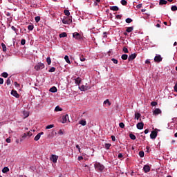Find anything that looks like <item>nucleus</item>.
Listing matches in <instances>:
<instances>
[{
  "label": "nucleus",
  "mask_w": 177,
  "mask_h": 177,
  "mask_svg": "<svg viewBox=\"0 0 177 177\" xmlns=\"http://www.w3.org/2000/svg\"><path fill=\"white\" fill-rule=\"evenodd\" d=\"M79 124H80V125H82V127H85V125H86V120H82L79 122Z\"/></svg>",
  "instance_id": "nucleus-17"
},
{
  "label": "nucleus",
  "mask_w": 177,
  "mask_h": 177,
  "mask_svg": "<svg viewBox=\"0 0 177 177\" xmlns=\"http://www.w3.org/2000/svg\"><path fill=\"white\" fill-rule=\"evenodd\" d=\"M95 169L97 171H99L100 172H102L103 169H104V166L102 165L100 162H96L94 165Z\"/></svg>",
  "instance_id": "nucleus-1"
},
{
  "label": "nucleus",
  "mask_w": 177,
  "mask_h": 177,
  "mask_svg": "<svg viewBox=\"0 0 177 177\" xmlns=\"http://www.w3.org/2000/svg\"><path fill=\"white\" fill-rule=\"evenodd\" d=\"M119 127H120V128L124 129V128H125V124H124V122H120L119 124Z\"/></svg>",
  "instance_id": "nucleus-43"
},
{
  "label": "nucleus",
  "mask_w": 177,
  "mask_h": 177,
  "mask_svg": "<svg viewBox=\"0 0 177 177\" xmlns=\"http://www.w3.org/2000/svg\"><path fill=\"white\" fill-rule=\"evenodd\" d=\"M104 104H108V106H111V103L110 102V101L109 100H106L104 102Z\"/></svg>",
  "instance_id": "nucleus-37"
},
{
  "label": "nucleus",
  "mask_w": 177,
  "mask_h": 177,
  "mask_svg": "<svg viewBox=\"0 0 177 177\" xmlns=\"http://www.w3.org/2000/svg\"><path fill=\"white\" fill-rule=\"evenodd\" d=\"M55 111H63V109L60 106H57L55 109Z\"/></svg>",
  "instance_id": "nucleus-30"
},
{
  "label": "nucleus",
  "mask_w": 177,
  "mask_h": 177,
  "mask_svg": "<svg viewBox=\"0 0 177 177\" xmlns=\"http://www.w3.org/2000/svg\"><path fill=\"white\" fill-rule=\"evenodd\" d=\"M11 28L12 30H13V31H15V32H17V31H19V30L16 28L15 26H12Z\"/></svg>",
  "instance_id": "nucleus-49"
},
{
  "label": "nucleus",
  "mask_w": 177,
  "mask_h": 177,
  "mask_svg": "<svg viewBox=\"0 0 177 177\" xmlns=\"http://www.w3.org/2000/svg\"><path fill=\"white\" fill-rule=\"evenodd\" d=\"M122 157H124L122 153H119L118 156V158H122Z\"/></svg>",
  "instance_id": "nucleus-54"
},
{
  "label": "nucleus",
  "mask_w": 177,
  "mask_h": 177,
  "mask_svg": "<svg viewBox=\"0 0 177 177\" xmlns=\"http://www.w3.org/2000/svg\"><path fill=\"white\" fill-rule=\"evenodd\" d=\"M143 171L145 172V174H147V172H150V166L148 165H145L143 167Z\"/></svg>",
  "instance_id": "nucleus-9"
},
{
  "label": "nucleus",
  "mask_w": 177,
  "mask_h": 177,
  "mask_svg": "<svg viewBox=\"0 0 177 177\" xmlns=\"http://www.w3.org/2000/svg\"><path fill=\"white\" fill-rule=\"evenodd\" d=\"M67 121H70V120L68 119V114H66L65 115L62 116V124H66V122H67Z\"/></svg>",
  "instance_id": "nucleus-6"
},
{
  "label": "nucleus",
  "mask_w": 177,
  "mask_h": 177,
  "mask_svg": "<svg viewBox=\"0 0 177 177\" xmlns=\"http://www.w3.org/2000/svg\"><path fill=\"white\" fill-rule=\"evenodd\" d=\"M177 91V82L175 84V86H174V92H176Z\"/></svg>",
  "instance_id": "nucleus-57"
},
{
  "label": "nucleus",
  "mask_w": 177,
  "mask_h": 177,
  "mask_svg": "<svg viewBox=\"0 0 177 177\" xmlns=\"http://www.w3.org/2000/svg\"><path fill=\"white\" fill-rule=\"evenodd\" d=\"M146 149H147V153H150V147L147 146Z\"/></svg>",
  "instance_id": "nucleus-55"
},
{
  "label": "nucleus",
  "mask_w": 177,
  "mask_h": 177,
  "mask_svg": "<svg viewBox=\"0 0 177 177\" xmlns=\"http://www.w3.org/2000/svg\"><path fill=\"white\" fill-rule=\"evenodd\" d=\"M121 58L122 59V60H127L128 59V55L123 54L122 55Z\"/></svg>",
  "instance_id": "nucleus-26"
},
{
  "label": "nucleus",
  "mask_w": 177,
  "mask_h": 177,
  "mask_svg": "<svg viewBox=\"0 0 177 177\" xmlns=\"http://www.w3.org/2000/svg\"><path fill=\"white\" fill-rule=\"evenodd\" d=\"M104 147H105V149H106V150H109V149H110V147H111V144H110V143H106Z\"/></svg>",
  "instance_id": "nucleus-29"
},
{
  "label": "nucleus",
  "mask_w": 177,
  "mask_h": 177,
  "mask_svg": "<svg viewBox=\"0 0 177 177\" xmlns=\"http://www.w3.org/2000/svg\"><path fill=\"white\" fill-rule=\"evenodd\" d=\"M2 172H3V174H6V173L9 172V167H3V169H2Z\"/></svg>",
  "instance_id": "nucleus-19"
},
{
  "label": "nucleus",
  "mask_w": 177,
  "mask_h": 177,
  "mask_svg": "<svg viewBox=\"0 0 177 177\" xmlns=\"http://www.w3.org/2000/svg\"><path fill=\"white\" fill-rule=\"evenodd\" d=\"M27 133H24L23 136H22V138H21L20 141L21 142H23V140H24V139H26V138H27Z\"/></svg>",
  "instance_id": "nucleus-34"
},
{
  "label": "nucleus",
  "mask_w": 177,
  "mask_h": 177,
  "mask_svg": "<svg viewBox=\"0 0 177 177\" xmlns=\"http://www.w3.org/2000/svg\"><path fill=\"white\" fill-rule=\"evenodd\" d=\"M28 30H29V31H32L34 30V25H29L28 26Z\"/></svg>",
  "instance_id": "nucleus-33"
},
{
  "label": "nucleus",
  "mask_w": 177,
  "mask_h": 177,
  "mask_svg": "<svg viewBox=\"0 0 177 177\" xmlns=\"http://www.w3.org/2000/svg\"><path fill=\"white\" fill-rule=\"evenodd\" d=\"M24 114L25 115V118H27V117H28V115H30V114L28 112L24 111Z\"/></svg>",
  "instance_id": "nucleus-51"
},
{
  "label": "nucleus",
  "mask_w": 177,
  "mask_h": 177,
  "mask_svg": "<svg viewBox=\"0 0 177 177\" xmlns=\"http://www.w3.org/2000/svg\"><path fill=\"white\" fill-rule=\"evenodd\" d=\"M64 13L66 16H70V11L68 10H64Z\"/></svg>",
  "instance_id": "nucleus-36"
},
{
  "label": "nucleus",
  "mask_w": 177,
  "mask_h": 177,
  "mask_svg": "<svg viewBox=\"0 0 177 177\" xmlns=\"http://www.w3.org/2000/svg\"><path fill=\"white\" fill-rule=\"evenodd\" d=\"M43 68H45V64L44 63L39 62L35 66V70L36 71H39V70H42Z\"/></svg>",
  "instance_id": "nucleus-2"
},
{
  "label": "nucleus",
  "mask_w": 177,
  "mask_h": 177,
  "mask_svg": "<svg viewBox=\"0 0 177 177\" xmlns=\"http://www.w3.org/2000/svg\"><path fill=\"white\" fill-rule=\"evenodd\" d=\"M6 141L7 142V143H10L11 142L10 138H7Z\"/></svg>",
  "instance_id": "nucleus-64"
},
{
  "label": "nucleus",
  "mask_w": 177,
  "mask_h": 177,
  "mask_svg": "<svg viewBox=\"0 0 177 177\" xmlns=\"http://www.w3.org/2000/svg\"><path fill=\"white\" fill-rule=\"evenodd\" d=\"M171 10H172V12H176L177 6H171Z\"/></svg>",
  "instance_id": "nucleus-38"
},
{
  "label": "nucleus",
  "mask_w": 177,
  "mask_h": 177,
  "mask_svg": "<svg viewBox=\"0 0 177 177\" xmlns=\"http://www.w3.org/2000/svg\"><path fill=\"white\" fill-rule=\"evenodd\" d=\"M137 9H140V8H142V4H138L136 6Z\"/></svg>",
  "instance_id": "nucleus-62"
},
{
  "label": "nucleus",
  "mask_w": 177,
  "mask_h": 177,
  "mask_svg": "<svg viewBox=\"0 0 177 177\" xmlns=\"http://www.w3.org/2000/svg\"><path fill=\"white\" fill-rule=\"evenodd\" d=\"M143 127H145V124L142 122L137 124V128L138 129H142Z\"/></svg>",
  "instance_id": "nucleus-15"
},
{
  "label": "nucleus",
  "mask_w": 177,
  "mask_h": 177,
  "mask_svg": "<svg viewBox=\"0 0 177 177\" xmlns=\"http://www.w3.org/2000/svg\"><path fill=\"white\" fill-rule=\"evenodd\" d=\"M110 10H113V12H118V10H120V8H118V6H111L110 7Z\"/></svg>",
  "instance_id": "nucleus-14"
},
{
  "label": "nucleus",
  "mask_w": 177,
  "mask_h": 177,
  "mask_svg": "<svg viewBox=\"0 0 177 177\" xmlns=\"http://www.w3.org/2000/svg\"><path fill=\"white\" fill-rule=\"evenodd\" d=\"M1 46H2V48H3V51L6 52V46L5 45V44L2 43Z\"/></svg>",
  "instance_id": "nucleus-41"
},
{
  "label": "nucleus",
  "mask_w": 177,
  "mask_h": 177,
  "mask_svg": "<svg viewBox=\"0 0 177 177\" xmlns=\"http://www.w3.org/2000/svg\"><path fill=\"white\" fill-rule=\"evenodd\" d=\"M55 71H56V68L55 67H51L48 71L49 73H55Z\"/></svg>",
  "instance_id": "nucleus-35"
},
{
  "label": "nucleus",
  "mask_w": 177,
  "mask_h": 177,
  "mask_svg": "<svg viewBox=\"0 0 177 177\" xmlns=\"http://www.w3.org/2000/svg\"><path fill=\"white\" fill-rule=\"evenodd\" d=\"M139 156H140V157H141V158L145 157V152H144L143 151H140L139 152Z\"/></svg>",
  "instance_id": "nucleus-39"
},
{
  "label": "nucleus",
  "mask_w": 177,
  "mask_h": 177,
  "mask_svg": "<svg viewBox=\"0 0 177 177\" xmlns=\"http://www.w3.org/2000/svg\"><path fill=\"white\" fill-rule=\"evenodd\" d=\"M76 148H77L79 152L81 153V148L80 147V145H76Z\"/></svg>",
  "instance_id": "nucleus-60"
},
{
  "label": "nucleus",
  "mask_w": 177,
  "mask_h": 177,
  "mask_svg": "<svg viewBox=\"0 0 177 177\" xmlns=\"http://www.w3.org/2000/svg\"><path fill=\"white\" fill-rule=\"evenodd\" d=\"M15 86L17 88L18 86H20V84L17 83V82H15Z\"/></svg>",
  "instance_id": "nucleus-63"
},
{
  "label": "nucleus",
  "mask_w": 177,
  "mask_h": 177,
  "mask_svg": "<svg viewBox=\"0 0 177 177\" xmlns=\"http://www.w3.org/2000/svg\"><path fill=\"white\" fill-rule=\"evenodd\" d=\"M122 50H123V52H124V53H129L128 48H127V47H124V48H122Z\"/></svg>",
  "instance_id": "nucleus-46"
},
{
  "label": "nucleus",
  "mask_w": 177,
  "mask_h": 177,
  "mask_svg": "<svg viewBox=\"0 0 177 177\" xmlns=\"http://www.w3.org/2000/svg\"><path fill=\"white\" fill-rule=\"evenodd\" d=\"M132 31H133V26L128 27V28L126 29V32H132Z\"/></svg>",
  "instance_id": "nucleus-21"
},
{
  "label": "nucleus",
  "mask_w": 177,
  "mask_h": 177,
  "mask_svg": "<svg viewBox=\"0 0 177 177\" xmlns=\"http://www.w3.org/2000/svg\"><path fill=\"white\" fill-rule=\"evenodd\" d=\"M120 3H122V5H123V6H127V5H128V2L127 1V0H122L120 1Z\"/></svg>",
  "instance_id": "nucleus-28"
},
{
  "label": "nucleus",
  "mask_w": 177,
  "mask_h": 177,
  "mask_svg": "<svg viewBox=\"0 0 177 177\" xmlns=\"http://www.w3.org/2000/svg\"><path fill=\"white\" fill-rule=\"evenodd\" d=\"M3 84V79L0 77V85Z\"/></svg>",
  "instance_id": "nucleus-58"
},
{
  "label": "nucleus",
  "mask_w": 177,
  "mask_h": 177,
  "mask_svg": "<svg viewBox=\"0 0 177 177\" xmlns=\"http://www.w3.org/2000/svg\"><path fill=\"white\" fill-rule=\"evenodd\" d=\"M151 139H156L157 138V131H152L150 134Z\"/></svg>",
  "instance_id": "nucleus-8"
},
{
  "label": "nucleus",
  "mask_w": 177,
  "mask_h": 177,
  "mask_svg": "<svg viewBox=\"0 0 177 177\" xmlns=\"http://www.w3.org/2000/svg\"><path fill=\"white\" fill-rule=\"evenodd\" d=\"M21 45H26V39H22L21 41Z\"/></svg>",
  "instance_id": "nucleus-50"
},
{
  "label": "nucleus",
  "mask_w": 177,
  "mask_h": 177,
  "mask_svg": "<svg viewBox=\"0 0 177 177\" xmlns=\"http://www.w3.org/2000/svg\"><path fill=\"white\" fill-rule=\"evenodd\" d=\"M129 138L132 140H136V136L134 134H133V133H130L129 134Z\"/></svg>",
  "instance_id": "nucleus-23"
},
{
  "label": "nucleus",
  "mask_w": 177,
  "mask_h": 177,
  "mask_svg": "<svg viewBox=\"0 0 177 177\" xmlns=\"http://www.w3.org/2000/svg\"><path fill=\"white\" fill-rule=\"evenodd\" d=\"M103 37H104V38H107V32H103Z\"/></svg>",
  "instance_id": "nucleus-56"
},
{
  "label": "nucleus",
  "mask_w": 177,
  "mask_h": 177,
  "mask_svg": "<svg viewBox=\"0 0 177 177\" xmlns=\"http://www.w3.org/2000/svg\"><path fill=\"white\" fill-rule=\"evenodd\" d=\"M162 111H161V109H156L154 111H153V114L155 115H158V114H161Z\"/></svg>",
  "instance_id": "nucleus-13"
},
{
  "label": "nucleus",
  "mask_w": 177,
  "mask_h": 177,
  "mask_svg": "<svg viewBox=\"0 0 177 177\" xmlns=\"http://www.w3.org/2000/svg\"><path fill=\"white\" fill-rule=\"evenodd\" d=\"M80 59L81 62H85L86 60L85 57H84V55L80 56Z\"/></svg>",
  "instance_id": "nucleus-48"
},
{
  "label": "nucleus",
  "mask_w": 177,
  "mask_h": 177,
  "mask_svg": "<svg viewBox=\"0 0 177 177\" xmlns=\"http://www.w3.org/2000/svg\"><path fill=\"white\" fill-rule=\"evenodd\" d=\"M79 88L80 89V91L85 92V91H88V89H91V87L82 85L80 87H79Z\"/></svg>",
  "instance_id": "nucleus-10"
},
{
  "label": "nucleus",
  "mask_w": 177,
  "mask_h": 177,
  "mask_svg": "<svg viewBox=\"0 0 177 177\" xmlns=\"http://www.w3.org/2000/svg\"><path fill=\"white\" fill-rule=\"evenodd\" d=\"M11 95H12V96H15V97L17 98L20 97V95H19V93H17V91L16 90H12L11 91Z\"/></svg>",
  "instance_id": "nucleus-11"
},
{
  "label": "nucleus",
  "mask_w": 177,
  "mask_h": 177,
  "mask_svg": "<svg viewBox=\"0 0 177 177\" xmlns=\"http://www.w3.org/2000/svg\"><path fill=\"white\" fill-rule=\"evenodd\" d=\"M67 37V33L66 32H62L59 34V38H66Z\"/></svg>",
  "instance_id": "nucleus-22"
},
{
  "label": "nucleus",
  "mask_w": 177,
  "mask_h": 177,
  "mask_svg": "<svg viewBox=\"0 0 177 177\" xmlns=\"http://www.w3.org/2000/svg\"><path fill=\"white\" fill-rule=\"evenodd\" d=\"M135 59H136V54L133 53L129 56L128 60L129 62H131Z\"/></svg>",
  "instance_id": "nucleus-12"
},
{
  "label": "nucleus",
  "mask_w": 177,
  "mask_h": 177,
  "mask_svg": "<svg viewBox=\"0 0 177 177\" xmlns=\"http://www.w3.org/2000/svg\"><path fill=\"white\" fill-rule=\"evenodd\" d=\"M27 136H32V133L29 131L26 133Z\"/></svg>",
  "instance_id": "nucleus-53"
},
{
  "label": "nucleus",
  "mask_w": 177,
  "mask_h": 177,
  "mask_svg": "<svg viewBox=\"0 0 177 177\" xmlns=\"http://www.w3.org/2000/svg\"><path fill=\"white\" fill-rule=\"evenodd\" d=\"M46 62L48 66H50V64L52 63V59H50V57H48L46 58Z\"/></svg>",
  "instance_id": "nucleus-25"
},
{
  "label": "nucleus",
  "mask_w": 177,
  "mask_h": 177,
  "mask_svg": "<svg viewBox=\"0 0 177 177\" xmlns=\"http://www.w3.org/2000/svg\"><path fill=\"white\" fill-rule=\"evenodd\" d=\"M50 92H52V93H55L56 92H57V88H56V86H53L50 88L49 90Z\"/></svg>",
  "instance_id": "nucleus-16"
},
{
  "label": "nucleus",
  "mask_w": 177,
  "mask_h": 177,
  "mask_svg": "<svg viewBox=\"0 0 177 177\" xmlns=\"http://www.w3.org/2000/svg\"><path fill=\"white\" fill-rule=\"evenodd\" d=\"M75 84H77V85H80V84H81V78L77 77L75 80Z\"/></svg>",
  "instance_id": "nucleus-24"
},
{
  "label": "nucleus",
  "mask_w": 177,
  "mask_h": 177,
  "mask_svg": "<svg viewBox=\"0 0 177 177\" xmlns=\"http://www.w3.org/2000/svg\"><path fill=\"white\" fill-rule=\"evenodd\" d=\"M140 117H142V115L140 113H135V120H139Z\"/></svg>",
  "instance_id": "nucleus-20"
},
{
  "label": "nucleus",
  "mask_w": 177,
  "mask_h": 177,
  "mask_svg": "<svg viewBox=\"0 0 177 177\" xmlns=\"http://www.w3.org/2000/svg\"><path fill=\"white\" fill-rule=\"evenodd\" d=\"M63 24H71L73 23V17H65L62 19Z\"/></svg>",
  "instance_id": "nucleus-3"
},
{
  "label": "nucleus",
  "mask_w": 177,
  "mask_h": 177,
  "mask_svg": "<svg viewBox=\"0 0 177 177\" xmlns=\"http://www.w3.org/2000/svg\"><path fill=\"white\" fill-rule=\"evenodd\" d=\"M132 21H133V20L131 18L126 19V23L129 24V23H132Z\"/></svg>",
  "instance_id": "nucleus-44"
},
{
  "label": "nucleus",
  "mask_w": 177,
  "mask_h": 177,
  "mask_svg": "<svg viewBox=\"0 0 177 177\" xmlns=\"http://www.w3.org/2000/svg\"><path fill=\"white\" fill-rule=\"evenodd\" d=\"M168 1L167 0H160L159 5H167Z\"/></svg>",
  "instance_id": "nucleus-18"
},
{
  "label": "nucleus",
  "mask_w": 177,
  "mask_h": 177,
  "mask_svg": "<svg viewBox=\"0 0 177 177\" xmlns=\"http://www.w3.org/2000/svg\"><path fill=\"white\" fill-rule=\"evenodd\" d=\"M8 75H8V73H6V72H3V73L1 74V76L3 77V78H8Z\"/></svg>",
  "instance_id": "nucleus-32"
},
{
  "label": "nucleus",
  "mask_w": 177,
  "mask_h": 177,
  "mask_svg": "<svg viewBox=\"0 0 177 177\" xmlns=\"http://www.w3.org/2000/svg\"><path fill=\"white\" fill-rule=\"evenodd\" d=\"M157 104H158L157 102H154V101L151 103V106H157Z\"/></svg>",
  "instance_id": "nucleus-52"
},
{
  "label": "nucleus",
  "mask_w": 177,
  "mask_h": 177,
  "mask_svg": "<svg viewBox=\"0 0 177 177\" xmlns=\"http://www.w3.org/2000/svg\"><path fill=\"white\" fill-rule=\"evenodd\" d=\"M39 139H41V136L39 134H37L35 138H34V140H35L36 142H38V140Z\"/></svg>",
  "instance_id": "nucleus-31"
},
{
  "label": "nucleus",
  "mask_w": 177,
  "mask_h": 177,
  "mask_svg": "<svg viewBox=\"0 0 177 177\" xmlns=\"http://www.w3.org/2000/svg\"><path fill=\"white\" fill-rule=\"evenodd\" d=\"M154 62L156 63H160V62H162V57H161L160 55H156L154 57Z\"/></svg>",
  "instance_id": "nucleus-4"
},
{
  "label": "nucleus",
  "mask_w": 177,
  "mask_h": 177,
  "mask_svg": "<svg viewBox=\"0 0 177 177\" xmlns=\"http://www.w3.org/2000/svg\"><path fill=\"white\" fill-rule=\"evenodd\" d=\"M111 139L113 142H115V136H111Z\"/></svg>",
  "instance_id": "nucleus-59"
},
{
  "label": "nucleus",
  "mask_w": 177,
  "mask_h": 177,
  "mask_svg": "<svg viewBox=\"0 0 177 177\" xmlns=\"http://www.w3.org/2000/svg\"><path fill=\"white\" fill-rule=\"evenodd\" d=\"M11 80L10 77H8L6 81L7 85H10Z\"/></svg>",
  "instance_id": "nucleus-47"
},
{
  "label": "nucleus",
  "mask_w": 177,
  "mask_h": 177,
  "mask_svg": "<svg viewBox=\"0 0 177 177\" xmlns=\"http://www.w3.org/2000/svg\"><path fill=\"white\" fill-rule=\"evenodd\" d=\"M54 127V124H50L46 127V129H51V128H53Z\"/></svg>",
  "instance_id": "nucleus-40"
},
{
  "label": "nucleus",
  "mask_w": 177,
  "mask_h": 177,
  "mask_svg": "<svg viewBox=\"0 0 177 177\" xmlns=\"http://www.w3.org/2000/svg\"><path fill=\"white\" fill-rule=\"evenodd\" d=\"M64 59H65L66 63H68V64H71V62H70V59L68 58V55H66V56L64 57Z\"/></svg>",
  "instance_id": "nucleus-27"
},
{
  "label": "nucleus",
  "mask_w": 177,
  "mask_h": 177,
  "mask_svg": "<svg viewBox=\"0 0 177 177\" xmlns=\"http://www.w3.org/2000/svg\"><path fill=\"white\" fill-rule=\"evenodd\" d=\"M116 19H121V17H122V15H116Z\"/></svg>",
  "instance_id": "nucleus-61"
},
{
  "label": "nucleus",
  "mask_w": 177,
  "mask_h": 177,
  "mask_svg": "<svg viewBox=\"0 0 177 177\" xmlns=\"http://www.w3.org/2000/svg\"><path fill=\"white\" fill-rule=\"evenodd\" d=\"M57 158H59V156L56 155H52L51 157L50 158V161L54 162V164H56L57 162Z\"/></svg>",
  "instance_id": "nucleus-5"
},
{
  "label": "nucleus",
  "mask_w": 177,
  "mask_h": 177,
  "mask_svg": "<svg viewBox=\"0 0 177 177\" xmlns=\"http://www.w3.org/2000/svg\"><path fill=\"white\" fill-rule=\"evenodd\" d=\"M35 20L36 23H38L39 21V20H41V17H39V16L35 17Z\"/></svg>",
  "instance_id": "nucleus-42"
},
{
  "label": "nucleus",
  "mask_w": 177,
  "mask_h": 177,
  "mask_svg": "<svg viewBox=\"0 0 177 177\" xmlns=\"http://www.w3.org/2000/svg\"><path fill=\"white\" fill-rule=\"evenodd\" d=\"M73 38H75V39H81L82 38V36L78 32H74L73 34Z\"/></svg>",
  "instance_id": "nucleus-7"
},
{
  "label": "nucleus",
  "mask_w": 177,
  "mask_h": 177,
  "mask_svg": "<svg viewBox=\"0 0 177 177\" xmlns=\"http://www.w3.org/2000/svg\"><path fill=\"white\" fill-rule=\"evenodd\" d=\"M111 61L113 62L114 64H118V60L115 59V58H112Z\"/></svg>",
  "instance_id": "nucleus-45"
}]
</instances>
